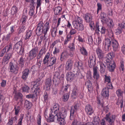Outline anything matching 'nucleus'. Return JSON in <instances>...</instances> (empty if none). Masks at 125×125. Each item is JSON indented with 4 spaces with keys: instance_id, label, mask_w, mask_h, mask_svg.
<instances>
[{
    "instance_id": "obj_4",
    "label": "nucleus",
    "mask_w": 125,
    "mask_h": 125,
    "mask_svg": "<svg viewBox=\"0 0 125 125\" xmlns=\"http://www.w3.org/2000/svg\"><path fill=\"white\" fill-rule=\"evenodd\" d=\"M42 82L40 78L37 79L36 81H33L31 83V85L35 89L34 91L35 93V96L39 94L40 92V88L39 87V86L42 84Z\"/></svg>"
},
{
    "instance_id": "obj_28",
    "label": "nucleus",
    "mask_w": 125,
    "mask_h": 125,
    "mask_svg": "<svg viewBox=\"0 0 125 125\" xmlns=\"http://www.w3.org/2000/svg\"><path fill=\"white\" fill-rule=\"evenodd\" d=\"M55 117L56 121L60 125H65L66 124V121L65 120V118H62L59 117L58 116Z\"/></svg>"
},
{
    "instance_id": "obj_51",
    "label": "nucleus",
    "mask_w": 125,
    "mask_h": 125,
    "mask_svg": "<svg viewBox=\"0 0 125 125\" xmlns=\"http://www.w3.org/2000/svg\"><path fill=\"white\" fill-rule=\"evenodd\" d=\"M27 19V16L23 14L21 20V23L26 24V20Z\"/></svg>"
},
{
    "instance_id": "obj_23",
    "label": "nucleus",
    "mask_w": 125,
    "mask_h": 125,
    "mask_svg": "<svg viewBox=\"0 0 125 125\" xmlns=\"http://www.w3.org/2000/svg\"><path fill=\"white\" fill-rule=\"evenodd\" d=\"M74 24H72V26L74 28L76 29L78 31H81L84 29V26L82 23L76 24L75 23Z\"/></svg>"
},
{
    "instance_id": "obj_14",
    "label": "nucleus",
    "mask_w": 125,
    "mask_h": 125,
    "mask_svg": "<svg viewBox=\"0 0 125 125\" xmlns=\"http://www.w3.org/2000/svg\"><path fill=\"white\" fill-rule=\"evenodd\" d=\"M57 114H53V113H51V114H50L49 117H48L47 115H45V117L46 119L47 122L49 123L56 121L55 118L56 116H57Z\"/></svg>"
},
{
    "instance_id": "obj_9",
    "label": "nucleus",
    "mask_w": 125,
    "mask_h": 125,
    "mask_svg": "<svg viewBox=\"0 0 125 125\" xmlns=\"http://www.w3.org/2000/svg\"><path fill=\"white\" fill-rule=\"evenodd\" d=\"M13 54V52H6L3 58L2 63H4L5 64H7L9 62V60L12 58Z\"/></svg>"
},
{
    "instance_id": "obj_34",
    "label": "nucleus",
    "mask_w": 125,
    "mask_h": 125,
    "mask_svg": "<svg viewBox=\"0 0 125 125\" xmlns=\"http://www.w3.org/2000/svg\"><path fill=\"white\" fill-rule=\"evenodd\" d=\"M100 17V18L102 19L101 21L103 23H105L108 19L107 18L106 14L104 12L101 13Z\"/></svg>"
},
{
    "instance_id": "obj_27",
    "label": "nucleus",
    "mask_w": 125,
    "mask_h": 125,
    "mask_svg": "<svg viewBox=\"0 0 125 125\" xmlns=\"http://www.w3.org/2000/svg\"><path fill=\"white\" fill-rule=\"evenodd\" d=\"M30 73V71L28 69H26L22 72V78L23 80L25 81L27 78Z\"/></svg>"
},
{
    "instance_id": "obj_42",
    "label": "nucleus",
    "mask_w": 125,
    "mask_h": 125,
    "mask_svg": "<svg viewBox=\"0 0 125 125\" xmlns=\"http://www.w3.org/2000/svg\"><path fill=\"white\" fill-rule=\"evenodd\" d=\"M86 41L87 43L89 44H93V41L92 36H88Z\"/></svg>"
},
{
    "instance_id": "obj_54",
    "label": "nucleus",
    "mask_w": 125,
    "mask_h": 125,
    "mask_svg": "<svg viewBox=\"0 0 125 125\" xmlns=\"http://www.w3.org/2000/svg\"><path fill=\"white\" fill-rule=\"evenodd\" d=\"M69 94L67 93L64 94L62 96L63 100L64 102H66L68 101L69 97Z\"/></svg>"
},
{
    "instance_id": "obj_25",
    "label": "nucleus",
    "mask_w": 125,
    "mask_h": 125,
    "mask_svg": "<svg viewBox=\"0 0 125 125\" xmlns=\"http://www.w3.org/2000/svg\"><path fill=\"white\" fill-rule=\"evenodd\" d=\"M114 55V54L113 52H111L108 54L106 55V57L105 58L106 62L114 61L112 59Z\"/></svg>"
},
{
    "instance_id": "obj_52",
    "label": "nucleus",
    "mask_w": 125,
    "mask_h": 125,
    "mask_svg": "<svg viewBox=\"0 0 125 125\" xmlns=\"http://www.w3.org/2000/svg\"><path fill=\"white\" fill-rule=\"evenodd\" d=\"M44 52V51L42 48L39 51V52L37 56V59L38 61L42 57Z\"/></svg>"
},
{
    "instance_id": "obj_32",
    "label": "nucleus",
    "mask_w": 125,
    "mask_h": 125,
    "mask_svg": "<svg viewBox=\"0 0 125 125\" xmlns=\"http://www.w3.org/2000/svg\"><path fill=\"white\" fill-rule=\"evenodd\" d=\"M102 95L104 97L108 98L109 95V90L107 88H104L101 92Z\"/></svg>"
},
{
    "instance_id": "obj_16",
    "label": "nucleus",
    "mask_w": 125,
    "mask_h": 125,
    "mask_svg": "<svg viewBox=\"0 0 125 125\" xmlns=\"http://www.w3.org/2000/svg\"><path fill=\"white\" fill-rule=\"evenodd\" d=\"M93 69V77L96 81H97L100 77V75L98 71V68L97 66L94 67Z\"/></svg>"
},
{
    "instance_id": "obj_3",
    "label": "nucleus",
    "mask_w": 125,
    "mask_h": 125,
    "mask_svg": "<svg viewBox=\"0 0 125 125\" xmlns=\"http://www.w3.org/2000/svg\"><path fill=\"white\" fill-rule=\"evenodd\" d=\"M63 70V67L62 64L58 67L56 71L55 72L54 74V76L53 80V83L56 86H58L60 83L61 74L62 73Z\"/></svg>"
},
{
    "instance_id": "obj_38",
    "label": "nucleus",
    "mask_w": 125,
    "mask_h": 125,
    "mask_svg": "<svg viewBox=\"0 0 125 125\" xmlns=\"http://www.w3.org/2000/svg\"><path fill=\"white\" fill-rule=\"evenodd\" d=\"M75 65L77 66V69H82L83 64L81 61H77L75 62Z\"/></svg>"
},
{
    "instance_id": "obj_63",
    "label": "nucleus",
    "mask_w": 125,
    "mask_h": 125,
    "mask_svg": "<svg viewBox=\"0 0 125 125\" xmlns=\"http://www.w3.org/2000/svg\"><path fill=\"white\" fill-rule=\"evenodd\" d=\"M43 98L44 99V101L45 102H47L48 100V94L46 92H45L43 95Z\"/></svg>"
},
{
    "instance_id": "obj_35",
    "label": "nucleus",
    "mask_w": 125,
    "mask_h": 125,
    "mask_svg": "<svg viewBox=\"0 0 125 125\" xmlns=\"http://www.w3.org/2000/svg\"><path fill=\"white\" fill-rule=\"evenodd\" d=\"M78 91L76 87H74L73 90L71 94V97L73 99H74L77 97Z\"/></svg>"
},
{
    "instance_id": "obj_5",
    "label": "nucleus",
    "mask_w": 125,
    "mask_h": 125,
    "mask_svg": "<svg viewBox=\"0 0 125 125\" xmlns=\"http://www.w3.org/2000/svg\"><path fill=\"white\" fill-rule=\"evenodd\" d=\"M108 36L110 37V39L112 41V45L113 47V51L115 52L118 50L119 46L117 41L115 39H114V34L112 31L111 30L108 32Z\"/></svg>"
},
{
    "instance_id": "obj_19",
    "label": "nucleus",
    "mask_w": 125,
    "mask_h": 125,
    "mask_svg": "<svg viewBox=\"0 0 125 125\" xmlns=\"http://www.w3.org/2000/svg\"><path fill=\"white\" fill-rule=\"evenodd\" d=\"M96 52L98 57L99 59L102 60L104 58L105 54L99 48H97L96 50Z\"/></svg>"
},
{
    "instance_id": "obj_61",
    "label": "nucleus",
    "mask_w": 125,
    "mask_h": 125,
    "mask_svg": "<svg viewBox=\"0 0 125 125\" xmlns=\"http://www.w3.org/2000/svg\"><path fill=\"white\" fill-rule=\"evenodd\" d=\"M12 35L11 33H9L5 36V40L7 41H9Z\"/></svg>"
},
{
    "instance_id": "obj_56",
    "label": "nucleus",
    "mask_w": 125,
    "mask_h": 125,
    "mask_svg": "<svg viewBox=\"0 0 125 125\" xmlns=\"http://www.w3.org/2000/svg\"><path fill=\"white\" fill-rule=\"evenodd\" d=\"M122 28L119 26L117 29L115 30V33L116 34L118 35L121 33L122 32Z\"/></svg>"
},
{
    "instance_id": "obj_2",
    "label": "nucleus",
    "mask_w": 125,
    "mask_h": 125,
    "mask_svg": "<svg viewBox=\"0 0 125 125\" xmlns=\"http://www.w3.org/2000/svg\"><path fill=\"white\" fill-rule=\"evenodd\" d=\"M50 54L49 52L47 53L45 56L43 60V64H46L47 66L49 67L56 63V58L55 57H51L50 58Z\"/></svg>"
},
{
    "instance_id": "obj_6",
    "label": "nucleus",
    "mask_w": 125,
    "mask_h": 125,
    "mask_svg": "<svg viewBox=\"0 0 125 125\" xmlns=\"http://www.w3.org/2000/svg\"><path fill=\"white\" fill-rule=\"evenodd\" d=\"M78 104H76L71 107V109L70 110V120L73 119L75 117L76 114L77 110L78 109Z\"/></svg>"
},
{
    "instance_id": "obj_50",
    "label": "nucleus",
    "mask_w": 125,
    "mask_h": 125,
    "mask_svg": "<svg viewBox=\"0 0 125 125\" xmlns=\"http://www.w3.org/2000/svg\"><path fill=\"white\" fill-rule=\"evenodd\" d=\"M12 44L11 43H10L8 45H7L4 48L5 49L6 51V52H8L9 51L11 50L12 49Z\"/></svg>"
},
{
    "instance_id": "obj_55",
    "label": "nucleus",
    "mask_w": 125,
    "mask_h": 125,
    "mask_svg": "<svg viewBox=\"0 0 125 125\" xmlns=\"http://www.w3.org/2000/svg\"><path fill=\"white\" fill-rule=\"evenodd\" d=\"M105 77L104 82L105 83L111 82L110 76H107L106 75H104Z\"/></svg>"
},
{
    "instance_id": "obj_47",
    "label": "nucleus",
    "mask_w": 125,
    "mask_h": 125,
    "mask_svg": "<svg viewBox=\"0 0 125 125\" xmlns=\"http://www.w3.org/2000/svg\"><path fill=\"white\" fill-rule=\"evenodd\" d=\"M33 33L32 31L31 30H28L26 31V38L25 40L29 39L32 35Z\"/></svg>"
},
{
    "instance_id": "obj_8",
    "label": "nucleus",
    "mask_w": 125,
    "mask_h": 125,
    "mask_svg": "<svg viewBox=\"0 0 125 125\" xmlns=\"http://www.w3.org/2000/svg\"><path fill=\"white\" fill-rule=\"evenodd\" d=\"M38 53V49L36 48L32 49L29 52V57L30 61L34 60Z\"/></svg>"
},
{
    "instance_id": "obj_39",
    "label": "nucleus",
    "mask_w": 125,
    "mask_h": 125,
    "mask_svg": "<svg viewBox=\"0 0 125 125\" xmlns=\"http://www.w3.org/2000/svg\"><path fill=\"white\" fill-rule=\"evenodd\" d=\"M80 51L81 54L85 56L88 55V52L84 47H82L80 49Z\"/></svg>"
},
{
    "instance_id": "obj_49",
    "label": "nucleus",
    "mask_w": 125,
    "mask_h": 125,
    "mask_svg": "<svg viewBox=\"0 0 125 125\" xmlns=\"http://www.w3.org/2000/svg\"><path fill=\"white\" fill-rule=\"evenodd\" d=\"M105 23L108 24L111 28L114 25V23L112 19L109 18H108L106 21L105 22Z\"/></svg>"
},
{
    "instance_id": "obj_33",
    "label": "nucleus",
    "mask_w": 125,
    "mask_h": 125,
    "mask_svg": "<svg viewBox=\"0 0 125 125\" xmlns=\"http://www.w3.org/2000/svg\"><path fill=\"white\" fill-rule=\"evenodd\" d=\"M100 66V72L101 74H103L105 73L106 68L105 65L101 62H99Z\"/></svg>"
},
{
    "instance_id": "obj_22",
    "label": "nucleus",
    "mask_w": 125,
    "mask_h": 125,
    "mask_svg": "<svg viewBox=\"0 0 125 125\" xmlns=\"http://www.w3.org/2000/svg\"><path fill=\"white\" fill-rule=\"evenodd\" d=\"M73 66L72 61L70 59H68L66 63V70L68 71L71 70Z\"/></svg>"
},
{
    "instance_id": "obj_45",
    "label": "nucleus",
    "mask_w": 125,
    "mask_h": 125,
    "mask_svg": "<svg viewBox=\"0 0 125 125\" xmlns=\"http://www.w3.org/2000/svg\"><path fill=\"white\" fill-rule=\"evenodd\" d=\"M97 14H98L100 12H101L102 10V4L99 2H98L97 4Z\"/></svg>"
},
{
    "instance_id": "obj_30",
    "label": "nucleus",
    "mask_w": 125,
    "mask_h": 125,
    "mask_svg": "<svg viewBox=\"0 0 125 125\" xmlns=\"http://www.w3.org/2000/svg\"><path fill=\"white\" fill-rule=\"evenodd\" d=\"M52 84V80L50 78L47 79L45 82V86L47 90L50 89V87Z\"/></svg>"
},
{
    "instance_id": "obj_31",
    "label": "nucleus",
    "mask_w": 125,
    "mask_h": 125,
    "mask_svg": "<svg viewBox=\"0 0 125 125\" xmlns=\"http://www.w3.org/2000/svg\"><path fill=\"white\" fill-rule=\"evenodd\" d=\"M62 8L60 6H57L55 8L54 10V14L56 15H59L61 14L62 10Z\"/></svg>"
},
{
    "instance_id": "obj_36",
    "label": "nucleus",
    "mask_w": 125,
    "mask_h": 125,
    "mask_svg": "<svg viewBox=\"0 0 125 125\" xmlns=\"http://www.w3.org/2000/svg\"><path fill=\"white\" fill-rule=\"evenodd\" d=\"M75 20L73 21L72 22V24H74V23H76V24L83 23V20L81 17L78 16H75Z\"/></svg>"
},
{
    "instance_id": "obj_58",
    "label": "nucleus",
    "mask_w": 125,
    "mask_h": 125,
    "mask_svg": "<svg viewBox=\"0 0 125 125\" xmlns=\"http://www.w3.org/2000/svg\"><path fill=\"white\" fill-rule=\"evenodd\" d=\"M73 73L75 75L77 76L79 75L80 74L79 71L78 69L77 68H74L72 71Z\"/></svg>"
},
{
    "instance_id": "obj_62",
    "label": "nucleus",
    "mask_w": 125,
    "mask_h": 125,
    "mask_svg": "<svg viewBox=\"0 0 125 125\" xmlns=\"http://www.w3.org/2000/svg\"><path fill=\"white\" fill-rule=\"evenodd\" d=\"M119 69L120 70H122L123 71L124 70V62L122 60H121L120 62V66Z\"/></svg>"
},
{
    "instance_id": "obj_24",
    "label": "nucleus",
    "mask_w": 125,
    "mask_h": 125,
    "mask_svg": "<svg viewBox=\"0 0 125 125\" xmlns=\"http://www.w3.org/2000/svg\"><path fill=\"white\" fill-rule=\"evenodd\" d=\"M69 56V53L66 50L64 51L61 53L60 60L61 61H63L64 60H66L68 58Z\"/></svg>"
},
{
    "instance_id": "obj_44",
    "label": "nucleus",
    "mask_w": 125,
    "mask_h": 125,
    "mask_svg": "<svg viewBox=\"0 0 125 125\" xmlns=\"http://www.w3.org/2000/svg\"><path fill=\"white\" fill-rule=\"evenodd\" d=\"M22 94L20 93H19L17 94H16V95H15V98L16 101H17L18 99L20 100V101H22Z\"/></svg>"
},
{
    "instance_id": "obj_43",
    "label": "nucleus",
    "mask_w": 125,
    "mask_h": 125,
    "mask_svg": "<svg viewBox=\"0 0 125 125\" xmlns=\"http://www.w3.org/2000/svg\"><path fill=\"white\" fill-rule=\"evenodd\" d=\"M21 89L23 92L28 93L30 88L27 85H24L22 86Z\"/></svg>"
},
{
    "instance_id": "obj_60",
    "label": "nucleus",
    "mask_w": 125,
    "mask_h": 125,
    "mask_svg": "<svg viewBox=\"0 0 125 125\" xmlns=\"http://www.w3.org/2000/svg\"><path fill=\"white\" fill-rule=\"evenodd\" d=\"M106 83V87L105 88H107L108 90L109 89H112L113 88V86L111 82Z\"/></svg>"
},
{
    "instance_id": "obj_15",
    "label": "nucleus",
    "mask_w": 125,
    "mask_h": 125,
    "mask_svg": "<svg viewBox=\"0 0 125 125\" xmlns=\"http://www.w3.org/2000/svg\"><path fill=\"white\" fill-rule=\"evenodd\" d=\"M83 17L86 22L90 23L92 22L93 16L91 13H87L84 14Z\"/></svg>"
},
{
    "instance_id": "obj_21",
    "label": "nucleus",
    "mask_w": 125,
    "mask_h": 125,
    "mask_svg": "<svg viewBox=\"0 0 125 125\" xmlns=\"http://www.w3.org/2000/svg\"><path fill=\"white\" fill-rule=\"evenodd\" d=\"M85 110L87 115H91L94 112L92 107L89 104H87L85 106Z\"/></svg>"
},
{
    "instance_id": "obj_53",
    "label": "nucleus",
    "mask_w": 125,
    "mask_h": 125,
    "mask_svg": "<svg viewBox=\"0 0 125 125\" xmlns=\"http://www.w3.org/2000/svg\"><path fill=\"white\" fill-rule=\"evenodd\" d=\"M31 103L29 101L26 100L25 103V107L28 109H30L31 106Z\"/></svg>"
},
{
    "instance_id": "obj_59",
    "label": "nucleus",
    "mask_w": 125,
    "mask_h": 125,
    "mask_svg": "<svg viewBox=\"0 0 125 125\" xmlns=\"http://www.w3.org/2000/svg\"><path fill=\"white\" fill-rule=\"evenodd\" d=\"M69 48V50L74 51L75 46L73 43H71L69 44L68 46Z\"/></svg>"
},
{
    "instance_id": "obj_7",
    "label": "nucleus",
    "mask_w": 125,
    "mask_h": 125,
    "mask_svg": "<svg viewBox=\"0 0 125 125\" xmlns=\"http://www.w3.org/2000/svg\"><path fill=\"white\" fill-rule=\"evenodd\" d=\"M89 59L88 61L89 67L91 68L94 67L95 64L96 58L95 55L93 53H89Z\"/></svg>"
},
{
    "instance_id": "obj_48",
    "label": "nucleus",
    "mask_w": 125,
    "mask_h": 125,
    "mask_svg": "<svg viewBox=\"0 0 125 125\" xmlns=\"http://www.w3.org/2000/svg\"><path fill=\"white\" fill-rule=\"evenodd\" d=\"M116 93L119 97H123V91L121 89H118L116 92Z\"/></svg>"
},
{
    "instance_id": "obj_29",
    "label": "nucleus",
    "mask_w": 125,
    "mask_h": 125,
    "mask_svg": "<svg viewBox=\"0 0 125 125\" xmlns=\"http://www.w3.org/2000/svg\"><path fill=\"white\" fill-rule=\"evenodd\" d=\"M75 75L72 72H69L67 73L66 75V78L68 81H71L74 78Z\"/></svg>"
},
{
    "instance_id": "obj_17",
    "label": "nucleus",
    "mask_w": 125,
    "mask_h": 125,
    "mask_svg": "<svg viewBox=\"0 0 125 125\" xmlns=\"http://www.w3.org/2000/svg\"><path fill=\"white\" fill-rule=\"evenodd\" d=\"M59 107L60 106L58 104L56 103L53 104L51 108V112L56 114L59 112Z\"/></svg>"
},
{
    "instance_id": "obj_20",
    "label": "nucleus",
    "mask_w": 125,
    "mask_h": 125,
    "mask_svg": "<svg viewBox=\"0 0 125 125\" xmlns=\"http://www.w3.org/2000/svg\"><path fill=\"white\" fill-rule=\"evenodd\" d=\"M56 114H57V116L59 117L65 118L67 115L66 110L64 108H62L59 112L57 113Z\"/></svg>"
},
{
    "instance_id": "obj_13",
    "label": "nucleus",
    "mask_w": 125,
    "mask_h": 125,
    "mask_svg": "<svg viewBox=\"0 0 125 125\" xmlns=\"http://www.w3.org/2000/svg\"><path fill=\"white\" fill-rule=\"evenodd\" d=\"M107 69L110 72H113L114 71L115 68V63L114 61H111V62H106Z\"/></svg>"
},
{
    "instance_id": "obj_46",
    "label": "nucleus",
    "mask_w": 125,
    "mask_h": 125,
    "mask_svg": "<svg viewBox=\"0 0 125 125\" xmlns=\"http://www.w3.org/2000/svg\"><path fill=\"white\" fill-rule=\"evenodd\" d=\"M18 8L15 6L12 7L11 9V12L12 14L14 15L16 14L17 12Z\"/></svg>"
},
{
    "instance_id": "obj_40",
    "label": "nucleus",
    "mask_w": 125,
    "mask_h": 125,
    "mask_svg": "<svg viewBox=\"0 0 125 125\" xmlns=\"http://www.w3.org/2000/svg\"><path fill=\"white\" fill-rule=\"evenodd\" d=\"M85 85L87 86L89 91L92 89V84L90 80H88L85 82Z\"/></svg>"
},
{
    "instance_id": "obj_10",
    "label": "nucleus",
    "mask_w": 125,
    "mask_h": 125,
    "mask_svg": "<svg viewBox=\"0 0 125 125\" xmlns=\"http://www.w3.org/2000/svg\"><path fill=\"white\" fill-rule=\"evenodd\" d=\"M13 54V52H6L3 58L2 63H4L5 64H7L9 62V60L12 58Z\"/></svg>"
},
{
    "instance_id": "obj_37",
    "label": "nucleus",
    "mask_w": 125,
    "mask_h": 125,
    "mask_svg": "<svg viewBox=\"0 0 125 125\" xmlns=\"http://www.w3.org/2000/svg\"><path fill=\"white\" fill-rule=\"evenodd\" d=\"M27 27L26 24L21 23V28L18 33L20 34L21 33L24 32Z\"/></svg>"
},
{
    "instance_id": "obj_41",
    "label": "nucleus",
    "mask_w": 125,
    "mask_h": 125,
    "mask_svg": "<svg viewBox=\"0 0 125 125\" xmlns=\"http://www.w3.org/2000/svg\"><path fill=\"white\" fill-rule=\"evenodd\" d=\"M34 9L35 7L34 6H32L30 7L29 11V15L30 16H32L35 13Z\"/></svg>"
},
{
    "instance_id": "obj_26",
    "label": "nucleus",
    "mask_w": 125,
    "mask_h": 125,
    "mask_svg": "<svg viewBox=\"0 0 125 125\" xmlns=\"http://www.w3.org/2000/svg\"><path fill=\"white\" fill-rule=\"evenodd\" d=\"M26 61V59H25V57L24 56H22L18 60V62L19 66L21 68H23L24 65V64L25 62Z\"/></svg>"
},
{
    "instance_id": "obj_1",
    "label": "nucleus",
    "mask_w": 125,
    "mask_h": 125,
    "mask_svg": "<svg viewBox=\"0 0 125 125\" xmlns=\"http://www.w3.org/2000/svg\"><path fill=\"white\" fill-rule=\"evenodd\" d=\"M49 24V22H46L45 24H43L42 22H39L37 24L36 30L37 35L39 36L42 33H43L44 34L43 36V37H46V35L50 28Z\"/></svg>"
},
{
    "instance_id": "obj_12",
    "label": "nucleus",
    "mask_w": 125,
    "mask_h": 125,
    "mask_svg": "<svg viewBox=\"0 0 125 125\" xmlns=\"http://www.w3.org/2000/svg\"><path fill=\"white\" fill-rule=\"evenodd\" d=\"M115 116L114 115H112L110 116V114H106L105 119L107 122L111 125L112 124L115 119Z\"/></svg>"
},
{
    "instance_id": "obj_64",
    "label": "nucleus",
    "mask_w": 125,
    "mask_h": 125,
    "mask_svg": "<svg viewBox=\"0 0 125 125\" xmlns=\"http://www.w3.org/2000/svg\"><path fill=\"white\" fill-rule=\"evenodd\" d=\"M100 28H101V30L100 31L101 33L102 34H104L106 31V29L105 27L102 26H99Z\"/></svg>"
},
{
    "instance_id": "obj_18",
    "label": "nucleus",
    "mask_w": 125,
    "mask_h": 125,
    "mask_svg": "<svg viewBox=\"0 0 125 125\" xmlns=\"http://www.w3.org/2000/svg\"><path fill=\"white\" fill-rule=\"evenodd\" d=\"M111 39L109 38L105 39L104 48L105 51H108L111 48Z\"/></svg>"
},
{
    "instance_id": "obj_57",
    "label": "nucleus",
    "mask_w": 125,
    "mask_h": 125,
    "mask_svg": "<svg viewBox=\"0 0 125 125\" xmlns=\"http://www.w3.org/2000/svg\"><path fill=\"white\" fill-rule=\"evenodd\" d=\"M70 86V85L67 84L64 86H62V90L63 91V93H65L67 92V89Z\"/></svg>"
},
{
    "instance_id": "obj_11",
    "label": "nucleus",
    "mask_w": 125,
    "mask_h": 125,
    "mask_svg": "<svg viewBox=\"0 0 125 125\" xmlns=\"http://www.w3.org/2000/svg\"><path fill=\"white\" fill-rule=\"evenodd\" d=\"M19 69L18 65L11 62L9 64V71L11 73H14L16 71H18Z\"/></svg>"
}]
</instances>
